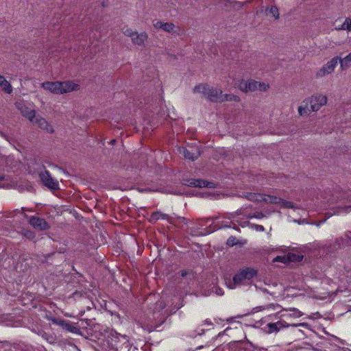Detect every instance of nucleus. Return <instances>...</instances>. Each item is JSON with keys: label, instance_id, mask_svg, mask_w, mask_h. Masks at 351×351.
<instances>
[{"label": "nucleus", "instance_id": "obj_1", "mask_svg": "<svg viewBox=\"0 0 351 351\" xmlns=\"http://www.w3.org/2000/svg\"><path fill=\"white\" fill-rule=\"evenodd\" d=\"M256 275V271L251 267L240 270L234 276L232 280L226 279L225 282L229 289H234L237 286L243 285L246 280L252 279Z\"/></svg>", "mask_w": 351, "mask_h": 351}, {"label": "nucleus", "instance_id": "obj_2", "mask_svg": "<svg viewBox=\"0 0 351 351\" xmlns=\"http://www.w3.org/2000/svg\"><path fill=\"white\" fill-rule=\"evenodd\" d=\"M193 92L195 93H199L203 94L204 97L211 101L223 102V99H221L222 90L207 84H200L195 86L193 88Z\"/></svg>", "mask_w": 351, "mask_h": 351}, {"label": "nucleus", "instance_id": "obj_3", "mask_svg": "<svg viewBox=\"0 0 351 351\" xmlns=\"http://www.w3.org/2000/svg\"><path fill=\"white\" fill-rule=\"evenodd\" d=\"M313 112H317L322 107L326 106L328 102V97L325 95L315 94L306 98Z\"/></svg>", "mask_w": 351, "mask_h": 351}, {"label": "nucleus", "instance_id": "obj_4", "mask_svg": "<svg viewBox=\"0 0 351 351\" xmlns=\"http://www.w3.org/2000/svg\"><path fill=\"white\" fill-rule=\"evenodd\" d=\"M154 27L158 30L162 29L166 33L171 34L180 35V28L171 22H165L162 21H156L153 22Z\"/></svg>", "mask_w": 351, "mask_h": 351}, {"label": "nucleus", "instance_id": "obj_5", "mask_svg": "<svg viewBox=\"0 0 351 351\" xmlns=\"http://www.w3.org/2000/svg\"><path fill=\"white\" fill-rule=\"evenodd\" d=\"M338 64V58L333 57L330 60L324 64L316 73L315 77L318 79L323 78L335 71Z\"/></svg>", "mask_w": 351, "mask_h": 351}, {"label": "nucleus", "instance_id": "obj_6", "mask_svg": "<svg viewBox=\"0 0 351 351\" xmlns=\"http://www.w3.org/2000/svg\"><path fill=\"white\" fill-rule=\"evenodd\" d=\"M39 178L42 181L43 184L47 188L51 190H57L59 189V182L57 180L53 179L50 173L44 169L40 171L39 173Z\"/></svg>", "mask_w": 351, "mask_h": 351}, {"label": "nucleus", "instance_id": "obj_7", "mask_svg": "<svg viewBox=\"0 0 351 351\" xmlns=\"http://www.w3.org/2000/svg\"><path fill=\"white\" fill-rule=\"evenodd\" d=\"M24 217L27 219L28 223L35 229L43 231L47 230L49 229L50 226L48 222L45 221V219L37 217V216H30L28 217L25 213H24Z\"/></svg>", "mask_w": 351, "mask_h": 351}, {"label": "nucleus", "instance_id": "obj_8", "mask_svg": "<svg viewBox=\"0 0 351 351\" xmlns=\"http://www.w3.org/2000/svg\"><path fill=\"white\" fill-rule=\"evenodd\" d=\"M59 95L69 93L80 89V85L73 81H58Z\"/></svg>", "mask_w": 351, "mask_h": 351}, {"label": "nucleus", "instance_id": "obj_9", "mask_svg": "<svg viewBox=\"0 0 351 351\" xmlns=\"http://www.w3.org/2000/svg\"><path fill=\"white\" fill-rule=\"evenodd\" d=\"M32 123L37 125L40 129L47 132V133L53 134L54 132L53 127L46 120V119L40 115L36 116V114L34 122Z\"/></svg>", "mask_w": 351, "mask_h": 351}, {"label": "nucleus", "instance_id": "obj_10", "mask_svg": "<svg viewBox=\"0 0 351 351\" xmlns=\"http://www.w3.org/2000/svg\"><path fill=\"white\" fill-rule=\"evenodd\" d=\"M16 107L23 117L27 119L30 122H34V119L36 114V110L30 109L25 104L21 102H17L16 104Z\"/></svg>", "mask_w": 351, "mask_h": 351}, {"label": "nucleus", "instance_id": "obj_11", "mask_svg": "<svg viewBox=\"0 0 351 351\" xmlns=\"http://www.w3.org/2000/svg\"><path fill=\"white\" fill-rule=\"evenodd\" d=\"M303 314L297 308H289V309H283L280 312H278L274 315L276 318H282V317H293L298 318L302 315Z\"/></svg>", "mask_w": 351, "mask_h": 351}, {"label": "nucleus", "instance_id": "obj_12", "mask_svg": "<svg viewBox=\"0 0 351 351\" xmlns=\"http://www.w3.org/2000/svg\"><path fill=\"white\" fill-rule=\"evenodd\" d=\"M184 184L188 186L193 187H207L211 188L213 186V183L206 182L201 179H186L184 180Z\"/></svg>", "mask_w": 351, "mask_h": 351}, {"label": "nucleus", "instance_id": "obj_13", "mask_svg": "<svg viewBox=\"0 0 351 351\" xmlns=\"http://www.w3.org/2000/svg\"><path fill=\"white\" fill-rule=\"evenodd\" d=\"M247 86L249 92H254L256 90L266 91L269 88V85L267 84L252 80L247 81Z\"/></svg>", "mask_w": 351, "mask_h": 351}, {"label": "nucleus", "instance_id": "obj_14", "mask_svg": "<svg viewBox=\"0 0 351 351\" xmlns=\"http://www.w3.org/2000/svg\"><path fill=\"white\" fill-rule=\"evenodd\" d=\"M160 219H165L169 223H173L175 222L173 219V217H171L169 215L162 213L160 211H156V212L153 213L151 215L150 217L149 218L148 221L151 223H155Z\"/></svg>", "mask_w": 351, "mask_h": 351}, {"label": "nucleus", "instance_id": "obj_15", "mask_svg": "<svg viewBox=\"0 0 351 351\" xmlns=\"http://www.w3.org/2000/svg\"><path fill=\"white\" fill-rule=\"evenodd\" d=\"M180 152L184 156L185 158L192 161L197 159L200 156V152L197 148H193L192 150H189L185 147H182L180 148Z\"/></svg>", "mask_w": 351, "mask_h": 351}, {"label": "nucleus", "instance_id": "obj_16", "mask_svg": "<svg viewBox=\"0 0 351 351\" xmlns=\"http://www.w3.org/2000/svg\"><path fill=\"white\" fill-rule=\"evenodd\" d=\"M148 39V34L145 32L138 33L136 32L131 38L133 45L138 46H144Z\"/></svg>", "mask_w": 351, "mask_h": 351}, {"label": "nucleus", "instance_id": "obj_17", "mask_svg": "<svg viewBox=\"0 0 351 351\" xmlns=\"http://www.w3.org/2000/svg\"><path fill=\"white\" fill-rule=\"evenodd\" d=\"M40 86L43 89L50 92L51 93H53L55 95H59L60 91H59L58 81H56V82L47 81V82L41 83Z\"/></svg>", "mask_w": 351, "mask_h": 351}, {"label": "nucleus", "instance_id": "obj_18", "mask_svg": "<svg viewBox=\"0 0 351 351\" xmlns=\"http://www.w3.org/2000/svg\"><path fill=\"white\" fill-rule=\"evenodd\" d=\"M298 258H299V256H295L294 254L288 253L287 255L277 256L273 259V262L287 263L299 260Z\"/></svg>", "mask_w": 351, "mask_h": 351}, {"label": "nucleus", "instance_id": "obj_19", "mask_svg": "<svg viewBox=\"0 0 351 351\" xmlns=\"http://www.w3.org/2000/svg\"><path fill=\"white\" fill-rule=\"evenodd\" d=\"M335 58H338V62L340 64L339 69L341 71H346L351 66V52L344 58L339 56H335Z\"/></svg>", "mask_w": 351, "mask_h": 351}, {"label": "nucleus", "instance_id": "obj_20", "mask_svg": "<svg viewBox=\"0 0 351 351\" xmlns=\"http://www.w3.org/2000/svg\"><path fill=\"white\" fill-rule=\"evenodd\" d=\"M309 104L308 103V101L306 99L302 101L301 105L298 107V114L301 117H308L311 112H313L311 110V107H308Z\"/></svg>", "mask_w": 351, "mask_h": 351}, {"label": "nucleus", "instance_id": "obj_21", "mask_svg": "<svg viewBox=\"0 0 351 351\" xmlns=\"http://www.w3.org/2000/svg\"><path fill=\"white\" fill-rule=\"evenodd\" d=\"M0 87L5 93L10 94L12 92L11 84L1 75H0Z\"/></svg>", "mask_w": 351, "mask_h": 351}, {"label": "nucleus", "instance_id": "obj_22", "mask_svg": "<svg viewBox=\"0 0 351 351\" xmlns=\"http://www.w3.org/2000/svg\"><path fill=\"white\" fill-rule=\"evenodd\" d=\"M275 324H276V326L278 327V331L280 329H282V328H287L289 326H293V327L303 326V327H306L308 326V324H306V323H301V324H287V322H285V320H282V319L275 322Z\"/></svg>", "mask_w": 351, "mask_h": 351}, {"label": "nucleus", "instance_id": "obj_23", "mask_svg": "<svg viewBox=\"0 0 351 351\" xmlns=\"http://www.w3.org/2000/svg\"><path fill=\"white\" fill-rule=\"evenodd\" d=\"M52 322H53V324H56V325L60 326L64 329H66V330H67L69 331L73 332V330L75 329V328L73 327V326H71L68 322L64 321L63 319H53Z\"/></svg>", "mask_w": 351, "mask_h": 351}, {"label": "nucleus", "instance_id": "obj_24", "mask_svg": "<svg viewBox=\"0 0 351 351\" xmlns=\"http://www.w3.org/2000/svg\"><path fill=\"white\" fill-rule=\"evenodd\" d=\"M215 230V226L213 228H210L209 230L206 228H200L199 230H194V228H191L190 230V234L193 236H199V235H205L210 234Z\"/></svg>", "mask_w": 351, "mask_h": 351}, {"label": "nucleus", "instance_id": "obj_25", "mask_svg": "<svg viewBox=\"0 0 351 351\" xmlns=\"http://www.w3.org/2000/svg\"><path fill=\"white\" fill-rule=\"evenodd\" d=\"M245 197L250 201L262 202V200L264 197V194L247 193L245 195Z\"/></svg>", "mask_w": 351, "mask_h": 351}, {"label": "nucleus", "instance_id": "obj_26", "mask_svg": "<svg viewBox=\"0 0 351 351\" xmlns=\"http://www.w3.org/2000/svg\"><path fill=\"white\" fill-rule=\"evenodd\" d=\"M336 30H348L351 32V19L349 17L346 18L343 24L340 26L335 27Z\"/></svg>", "mask_w": 351, "mask_h": 351}, {"label": "nucleus", "instance_id": "obj_27", "mask_svg": "<svg viewBox=\"0 0 351 351\" xmlns=\"http://www.w3.org/2000/svg\"><path fill=\"white\" fill-rule=\"evenodd\" d=\"M281 198L276 196H272L264 194V197L262 201L270 204H280Z\"/></svg>", "mask_w": 351, "mask_h": 351}, {"label": "nucleus", "instance_id": "obj_28", "mask_svg": "<svg viewBox=\"0 0 351 351\" xmlns=\"http://www.w3.org/2000/svg\"><path fill=\"white\" fill-rule=\"evenodd\" d=\"M221 99H223V101H239L240 99L237 95H233V94H223L221 92Z\"/></svg>", "mask_w": 351, "mask_h": 351}, {"label": "nucleus", "instance_id": "obj_29", "mask_svg": "<svg viewBox=\"0 0 351 351\" xmlns=\"http://www.w3.org/2000/svg\"><path fill=\"white\" fill-rule=\"evenodd\" d=\"M180 276L182 278H185V277H187L189 280H192L193 278H194V274L193 272L192 271V270H186V269H184V270H182L180 271Z\"/></svg>", "mask_w": 351, "mask_h": 351}, {"label": "nucleus", "instance_id": "obj_30", "mask_svg": "<svg viewBox=\"0 0 351 351\" xmlns=\"http://www.w3.org/2000/svg\"><path fill=\"white\" fill-rule=\"evenodd\" d=\"M269 14L275 19H279V11L276 6H271L269 8Z\"/></svg>", "mask_w": 351, "mask_h": 351}, {"label": "nucleus", "instance_id": "obj_31", "mask_svg": "<svg viewBox=\"0 0 351 351\" xmlns=\"http://www.w3.org/2000/svg\"><path fill=\"white\" fill-rule=\"evenodd\" d=\"M173 219L175 221L173 224L175 226H178L180 223L186 224L188 223V220L183 217H173Z\"/></svg>", "mask_w": 351, "mask_h": 351}, {"label": "nucleus", "instance_id": "obj_32", "mask_svg": "<svg viewBox=\"0 0 351 351\" xmlns=\"http://www.w3.org/2000/svg\"><path fill=\"white\" fill-rule=\"evenodd\" d=\"M280 204L281 205V206L282 208H295L293 202H289V201H287V200H285L282 199H280Z\"/></svg>", "mask_w": 351, "mask_h": 351}, {"label": "nucleus", "instance_id": "obj_33", "mask_svg": "<svg viewBox=\"0 0 351 351\" xmlns=\"http://www.w3.org/2000/svg\"><path fill=\"white\" fill-rule=\"evenodd\" d=\"M239 88L243 92L247 93L249 92L248 86H247V81L242 80L239 84Z\"/></svg>", "mask_w": 351, "mask_h": 351}, {"label": "nucleus", "instance_id": "obj_34", "mask_svg": "<svg viewBox=\"0 0 351 351\" xmlns=\"http://www.w3.org/2000/svg\"><path fill=\"white\" fill-rule=\"evenodd\" d=\"M165 306H166V304H165V302L163 300L158 301L156 302V307H155L154 313L156 311H158L159 312L160 310L164 309Z\"/></svg>", "mask_w": 351, "mask_h": 351}, {"label": "nucleus", "instance_id": "obj_35", "mask_svg": "<svg viewBox=\"0 0 351 351\" xmlns=\"http://www.w3.org/2000/svg\"><path fill=\"white\" fill-rule=\"evenodd\" d=\"M269 332H278V327L275 323H269L267 324Z\"/></svg>", "mask_w": 351, "mask_h": 351}, {"label": "nucleus", "instance_id": "obj_36", "mask_svg": "<svg viewBox=\"0 0 351 351\" xmlns=\"http://www.w3.org/2000/svg\"><path fill=\"white\" fill-rule=\"evenodd\" d=\"M136 33V31H133L132 29L130 28H127L124 32H123V34L128 37H130V38H132L133 36H134V34H135Z\"/></svg>", "mask_w": 351, "mask_h": 351}, {"label": "nucleus", "instance_id": "obj_37", "mask_svg": "<svg viewBox=\"0 0 351 351\" xmlns=\"http://www.w3.org/2000/svg\"><path fill=\"white\" fill-rule=\"evenodd\" d=\"M26 210H27V209L24 208V207H22L21 209H16V210L12 211L10 213V215H8V217H14L15 214H16V213H23V212H25Z\"/></svg>", "mask_w": 351, "mask_h": 351}, {"label": "nucleus", "instance_id": "obj_38", "mask_svg": "<svg viewBox=\"0 0 351 351\" xmlns=\"http://www.w3.org/2000/svg\"><path fill=\"white\" fill-rule=\"evenodd\" d=\"M24 234L25 235V237L29 239H33L34 237V234L33 232H30V231H25Z\"/></svg>", "mask_w": 351, "mask_h": 351}, {"label": "nucleus", "instance_id": "obj_39", "mask_svg": "<svg viewBox=\"0 0 351 351\" xmlns=\"http://www.w3.org/2000/svg\"><path fill=\"white\" fill-rule=\"evenodd\" d=\"M345 236L347 240H351V231H347Z\"/></svg>", "mask_w": 351, "mask_h": 351}, {"label": "nucleus", "instance_id": "obj_40", "mask_svg": "<svg viewBox=\"0 0 351 351\" xmlns=\"http://www.w3.org/2000/svg\"><path fill=\"white\" fill-rule=\"evenodd\" d=\"M204 221H205V224L209 223L210 222L211 223L210 225H211L213 222V219L211 218H208V219H205Z\"/></svg>", "mask_w": 351, "mask_h": 351}, {"label": "nucleus", "instance_id": "obj_41", "mask_svg": "<svg viewBox=\"0 0 351 351\" xmlns=\"http://www.w3.org/2000/svg\"><path fill=\"white\" fill-rule=\"evenodd\" d=\"M343 210L346 213H349L351 210V206L344 207V208H343Z\"/></svg>", "mask_w": 351, "mask_h": 351}, {"label": "nucleus", "instance_id": "obj_42", "mask_svg": "<svg viewBox=\"0 0 351 351\" xmlns=\"http://www.w3.org/2000/svg\"><path fill=\"white\" fill-rule=\"evenodd\" d=\"M227 241H236V238L234 237L230 236Z\"/></svg>", "mask_w": 351, "mask_h": 351}, {"label": "nucleus", "instance_id": "obj_43", "mask_svg": "<svg viewBox=\"0 0 351 351\" xmlns=\"http://www.w3.org/2000/svg\"><path fill=\"white\" fill-rule=\"evenodd\" d=\"M271 307H272L274 310H277V308H278L280 306L278 304H271Z\"/></svg>", "mask_w": 351, "mask_h": 351}, {"label": "nucleus", "instance_id": "obj_44", "mask_svg": "<svg viewBox=\"0 0 351 351\" xmlns=\"http://www.w3.org/2000/svg\"><path fill=\"white\" fill-rule=\"evenodd\" d=\"M216 293L217 295H222L223 294V293L222 292V291L220 289H217L216 291Z\"/></svg>", "mask_w": 351, "mask_h": 351}, {"label": "nucleus", "instance_id": "obj_45", "mask_svg": "<svg viewBox=\"0 0 351 351\" xmlns=\"http://www.w3.org/2000/svg\"><path fill=\"white\" fill-rule=\"evenodd\" d=\"M100 239L101 240H106V238L105 237L104 234H100Z\"/></svg>", "mask_w": 351, "mask_h": 351}, {"label": "nucleus", "instance_id": "obj_46", "mask_svg": "<svg viewBox=\"0 0 351 351\" xmlns=\"http://www.w3.org/2000/svg\"><path fill=\"white\" fill-rule=\"evenodd\" d=\"M258 229L260 230H264V227L263 226H258Z\"/></svg>", "mask_w": 351, "mask_h": 351}, {"label": "nucleus", "instance_id": "obj_47", "mask_svg": "<svg viewBox=\"0 0 351 351\" xmlns=\"http://www.w3.org/2000/svg\"><path fill=\"white\" fill-rule=\"evenodd\" d=\"M227 243V244L230 243V246H234V245L237 244L238 243L232 242V243Z\"/></svg>", "mask_w": 351, "mask_h": 351}, {"label": "nucleus", "instance_id": "obj_48", "mask_svg": "<svg viewBox=\"0 0 351 351\" xmlns=\"http://www.w3.org/2000/svg\"><path fill=\"white\" fill-rule=\"evenodd\" d=\"M234 218V215L233 214H231L230 217H228V219H233Z\"/></svg>", "mask_w": 351, "mask_h": 351}, {"label": "nucleus", "instance_id": "obj_49", "mask_svg": "<svg viewBox=\"0 0 351 351\" xmlns=\"http://www.w3.org/2000/svg\"><path fill=\"white\" fill-rule=\"evenodd\" d=\"M204 332V330H201V332H199L198 335H200L202 333Z\"/></svg>", "mask_w": 351, "mask_h": 351}]
</instances>
